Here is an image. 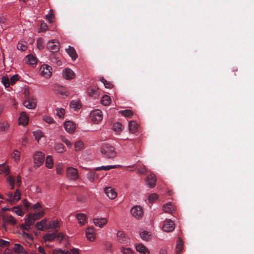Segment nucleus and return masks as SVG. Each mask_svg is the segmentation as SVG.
<instances>
[{
  "mask_svg": "<svg viewBox=\"0 0 254 254\" xmlns=\"http://www.w3.org/2000/svg\"><path fill=\"white\" fill-rule=\"evenodd\" d=\"M47 28H48V26H47V24L43 22L41 24L39 32H42L45 31L47 29Z\"/></svg>",
  "mask_w": 254,
  "mask_h": 254,
  "instance_id": "nucleus-63",
  "label": "nucleus"
},
{
  "mask_svg": "<svg viewBox=\"0 0 254 254\" xmlns=\"http://www.w3.org/2000/svg\"><path fill=\"white\" fill-rule=\"evenodd\" d=\"M47 47L52 53H56L60 50V44L57 40H53L47 43Z\"/></svg>",
  "mask_w": 254,
  "mask_h": 254,
  "instance_id": "nucleus-6",
  "label": "nucleus"
},
{
  "mask_svg": "<svg viewBox=\"0 0 254 254\" xmlns=\"http://www.w3.org/2000/svg\"><path fill=\"white\" fill-rule=\"evenodd\" d=\"M120 250L122 254H134L133 251L129 248L122 246Z\"/></svg>",
  "mask_w": 254,
  "mask_h": 254,
  "instance_id": "nucleus-41",
  "label": "nucleus"
},
{
  "mask_svg": "<svg viewBox=\"0 0 254 254\" xmlns=\"http://www.w3.org/2000/svg\"><path fill=\"white\" fill-rule=\"evenodd\" d=\"M65 51L73 61H75L77 59V54L73 47L69 46L68 48L66 49Z\"/></svg>",
  "mask_w": 254,
  "mask_h": 254,
  "instance_id": "nucleus-21",
  "label": "nucleus"
},
{
  "mask_svg": "<svg viewBox=\"0 0 254 254\" xmlns=\"http://www.w3.org/2000/svg\"><path fill=\"white\" fill-rule=\"evenodd\" d=\"M27 217L25 218V222L27 225H29L30 226H32L35 221L31 217H30V215L28 214L27 216Z\"/></svg>",
  "mask_w": 254,
  "mask_h": 254,
  "instance_id": "nucleus-50",
  "label": "nucleus"
},
{
  "mask_svg": "<svg viewBox=\"0 0 254 254\" xmlns=\"http://www.w3.org/2000/svg\"><path fill=\"white\" fill-rule=\"evenodd\" d=\"M74 146L75 151H79L83 148V143L81 141H78L75 142Z\"/></svg>",
  "mask_w": 254,
  "mask_h": 254,
  "instance_id": "nucleus-51",
  "label": "nucleus"
},
{
  "mask_svg": "<svg viewBox=\"0 0 254 254\" xmlns=\"http://www.w3.org/2000/svg\"><path fill=\"white\" fill-rule=\"evenodd\" d=\"M13 210L19 216H23L24 214V212L22 211V209L19 207H14L13 208Z\"/></svg>",
  "mask_w": 254,
  "mask_h": 254,
  "instance_id": "nucleus-58",
  "label": "nucleus"
},
{
  "mask_svg": "<svg viewBox=\"0 0 254 254\" xmlns=\"http://www.w3.org/2000/svg\"><path fill=\"white\" fill-rule=\"evenodd\" d=\"M60 224L58 221H50L49 222V227L48 229L51 228L56 229L60 228Z\"/></svg>",
  "mask_w": 254,
  "mask_h": 254,
  "instance_id": "nucleus-38",
  "label": "nucleus"
},
{
  "mask_svg": "<svg viewBox=\"0 0 254 254\" xmlns=\"http://www.w3.org/2000/svg\"><path fill=\"white\" fill-rule=\"evenodd\" d=\"M66 176L69 180L75 181L78 178V171L73 167H68L66 169Z\"/></svg>",
  "mask_w": 254,
  "mask_h": 254,
  "instance_id": "nucleus-5",
  "label": "nucleus"
},
{
  "mask_svg": "<svg viewBox=\"0 0 254 254\" xmlns=\"http://www.w3.org/2000/svg\"><path fill=\"white\" fill-rule=\"evenodd\" d=\"M129 131L131 133H135L138 127V125L135 121H130L128 125Z\"/></svg>",
  "mask_w": 254,
  "mask_h": 254,
  "instance_id": "nucleus-29",
  "label": "nucleus"
},
{
  "mask_svg": "<svg viewBox=\"0 0 254 254\" xmlns=\"http://www.w3.org/2000/svg\"><path fill=\"white\" fill-rule=\"evenodd\" d=\"M55 149L58 153H63L65 151L64 145L62 143H57L55 144Z\"/></svg>",
  "mask_w": 254,
  "mask_h": 254,
  "instance_id": "nucleus-42",
  "label": "nucleus"
},
{
  "mask_svg": "<svg viewBox=\"0 0 254 254\" xmlns=\"http://www.w3.org/2000/svg\"><path fill=\"white\" fill-rule=\"evenodd\" d=\"M111 98L107 95H104L101 100V103L104 106L109 105L110 103Z\"/></svg>",
  "mask_w": 254,
  "mask_h": 254,
  "instance_id": "nucleus-43",
  "label": "nucleus"
},
{
  "mask_svg": "<svg viewBox=\"0 0 254 254\" xmlns=\"http://www.w3.org/2000/svg\"><path fill=\"white\" fill-rule=\"evenodd\" d=\"M104 249L108 251L112 252V244L109 242H106L104 243Z\"/></svg>",
  "mask_w": 254,
  "mask_h": 254,
  "instance_id": "nucleus-59",
  "label": "nucleus"
},
{
  "mask_svg": "<svg viewBox=\"0 0 254 254\" xmlns=\"http://www.w3.org/2000/svg\"><path fill=\"white\" fill-rule=\"evenodd\" d=\"M61 56L60 54L56 53H51L50 56V59L51 62L56 64L58 66L62 65V62L61 60Z\"/></svg>",
  "mask_w": 254,
  "mask_h": 254,
  "instance_id": "nucleus-11",
  "label": "nucleus"
},
{
  "mask_svg": "<svg viewBox=\"0 0 254 254\" xmlns=\"http://www.w3.org/2000/svg\"><path fill=\"white\" fill-rule=\"evenodd\" d=\"M57 237V231L53 233H48L44 236L45 241H52Z\"/></svg>",
  "mask_w": 254,
  "mask_h": 254,
  "instance_id": "nucleus-32",
  "label": "nucleus"
},
{
  "mask_svg": "<svg viewBox=\"0 0 254 254\" xmlns=\"http://www.w3.org/2000/svg\"><path fill=\"white\" fill-rule=\"evenodd\" d=\"M52 67L47 64H43L40 68V72L41 75L49 78L52 74Z\"/></svg>",
  "mask_w": 254,
  "mask_h": 254,
  "instance_id": "nucleus-9",
  "label": "nucleus"
},
{
  "mask_svg": "<svg viewBox=\"0 0 254 254\" xmlns=\"http://www.w3.org/2000/svg\"><path fill=\"white\" fill-rule=\"evenodd\" d=\"M60 138L62 141L64 142L68 147L72 146V143L69 141L65 136L61 135Z\"/></svg>",
  "mask_w": 254,
  "mask_h": 254,
  "instance_id": "nucleus-55",
  "label": "nucleus"
},
{
  "mask_svg": "<svg viewBox=\"0 0 254 254\" xmlns=\"http://www.w3.org/2000/svg\"><path fill=\"white\" fill-rule=\"evenodd\" d=\"M136 250L141 254H149V251L146 248L141 244L136 246Z\"/></svg>",
  "mask_w": 254,
  "mask_h": 254,
  "instance_id": "nucleus-28",
  "label": "nucleus"
},
{
  "mask_svg": "<svg viewBox=\"0 0 254 254\" xmlns=\"http://www.w3.org/2000/svg\"><path fill=\"white\" fill-rule=\"evenodd\" d=\"M70 107L75 111H77L81 108V104L79 101L72 100L70 103Z\"/></svg>",
  "mask_w": 254,
  "mask_h": 254,
  "instance_id": "nucleus-30",
  "label": "nucleus"
},
{
  "mask_svg": "<svg viewBox=\"0 0 254 254\" xmlns=\"http://www.w3.org/2000/svg\"><path fill=\"white\" fill-rule=\"evenodd\" d=\"M2 221L3 222V225L5 226V224H9L11 225H15L16 223V220L11 215L7 216H3L2 217Z\"/></svg>",
  "mask_w": 254,
  "mask_h": 254,
  "instance_id": "nucleus-20",
  "label": "nucleus"
},
{
  "mask_svg": "<svg viewBox=\"0 0 254 254\" xmlns=\"http://www.w3.org/2000/svg\"><path fill=\"white\" fill-rule=\"evenodd\" d=\"M17 48L19 50H20L21 51H24L26 50L27 47L26 45L22 43H18L17 45Z\"/></svg>",
  "mask_w": 254,
  "mask_h": 254,
  "instance_id": "nucleus-62",
  "label": "nucleus"
},
{
  "mask_svg": "<svg viewBox=\"0 0 254 254\" xmlns=\"http://www.w3.org/2000/svg\"><path fill=\"white\" fill-rule=\"evenodd\" d=\"M55 254H79V250L76 248H73L69 251H63L61 249H56L55 250Z\"/></svg>",
  "mask_w": 254,
  "mask_h": 254,
  "instance_id": "nucleus-13",
  "label": "nucleus"
},
{
  "mask_svg": "<svg viewBox=\"0 0 254 254\" xmlns=\"http://www.w3.org/2000/svg\"><path fill=\"white\" fill-rule=\"evenodd\" d=\"M18 75H13L10 79V84L13 85L14 84L16 81L18 80Z\"/></svg>",
  "mask_w": 254,
  "mask_h": 254,
  "instance_id": "nucleus-64",
  "label": "nucleus"
},
{
  "mask_svg": "<svg viewBox=\"0 0 254 254\" xmlns=\"http://www.w3.org/2000/svg\"><path fill=\"white\" fill-rule=\"evenodd\" d=\"M76 217L77 218L78 222L80 225L83 226L86 223V216L85 214L83 213H78L76 214Z\"/></svg>",
  "mask_w": 254,
  "mask_h": 254,
  "instance_id": "nucleus-26",
  "label": "nucleus"
},
{
  "mask_svg": "<svg viewBox=\"0 0 254 254\" xmlns=\"http://www.w3.org/2000/svg\"><path fill=\"white\" fill-rule=\"evenodd\" d=\"M14 250L18 254H26L27 252L24 247L19 244L14 245Z\"/></svg>",
  "mask_w": 254,
  "mask_h": 254,
  "instance_id": "nucleus-27",
  "label": "nucleus"
},
{
  "mask_svg": "<svg viewBox=\"0 0 254 254\" xmlns=\"http://www.w3.org/2000/svg\"><path fill=\"white\" fill-rule=\"evenodd\" d=\"M96 174L93 172H90L87 173V177L91 181L93 182L95 179Z\"/></svg>",
  "mask_w": 254,
  "mask_h": 254,
  "instance_id": "nucleus-53",
  "label": "nucleus"
},
{
  "mask_svg": "<svg viewBox=\"0 0 254 254\" xmlns=\"http://www.w3.org/2000/svg\"><path fill=\"white\" fill-rule=\"evenodd\" d=\"M117 241L119 243L128 246L130 241L129 238L126 235L124 232L119 231L117 234Z\"/></svg>",
  "mask_w": 254,
  "mask_h": 254,
  "instance_id": "nucleus-4",
  "label": "nucleus"
},
{
  "mask_svg": "<svg viewBox=\"0 0 254 254\" xmlns=\"http://www.w3.org/2000/svg\"><path fill=\"white\" fill-rule=\"evenodd\" d=\"M140 237L143 240L147 241L149 239L150 236L148 235V232L146 231H143L140 233Z\"/></svg>",
  "mask_w": 254,
  "mask_h": 254,
  "instance_id": "nucleus-56",
  "label": "nucleus"
},
{
  "mask_svg": "<svg viewBox=\"0 0 254 254\" xmlns=\"http://www.w3.org/2000/svg\"><path fill=\"white\" fill-rule=\"evenodd\" d=\"M91 118L93 122L98 123L102 120V112L99 110L93 111L91 113Z\"/></svg>",
  "mask_w": 254,
  "mask_h": 254,
  "instance_id": "nucleus-12",
  "label": "nucleus"
},
{
  "mask_svg": "<svg viewBox=\"0 0 254 254\" xmlns=\"http://www.w3.org/2000/svg\"><path fill=\"white\" fill-rule=\"evenodd\" d=\"M9 169L5 166V164H0V174H4L7 175L9 173Z\"/></svg>",
  "mask_w": 254,
  "mask_h": 254,
  "instance_id": "nucleus-37",
  "label": "nucleus"
},
{
  "mask_svg": "<svg viewBox=\"0 0 254 254\" xmlns=\"http://www.w3.org/2000/svg\"><path fill=\"white\" fill-rule=\"evenodd\" d=\"M88 94L89 96L94 98H98L99 95V91L98 88L89 87L87 90Z\"/></svg>",
  "mask_w": 254,
  "mask_h": 254,
  "instance_id": "nucleus-17",
  "label": "nucleus"
},
{
  "mask_svg": "<svg viewBox=\"0 0 254 254\" xmlns=\"http://www.w3.org/2000/svg\"><path fill=\"white\" fill-rule=\"evenodd\" d=\"M1 82L6 88L9 87L10 84V80L7 76H2Z\"/></svg>",
  "mask_w": 254,
  "mask_h": 254,
  "instance_id": "nucleus-46",
  "label": "nucleus"
},
{
  "mask_svg": "<svg viewBox=\"0 0 254 254\" xmlns=\"http://www.w3.org/2000/svg\"><path fill=\"white\" fill-rule=\"evenodd\" d=\"M104 191L108 197L111 199L115 198L117 196V192L112 187H106Z\"/></svg>",
  "mask_w": 254,
  "mask_h": 254,
  "instance_id": "nucleus-15",
  "label": "nucleus"
},
{
  "mask_svg": "<svg viewBox=\"0 0 254 254\" xmlns=\"http://www.w3.org/2000/svg\"><path fill=\"white\" fill-rule=\"evenodd\" d=\"M158 197V195L156 193H152L149 195L148 200L150 203L153 202Z\"/></svg>",
  "mask_w": 254,
  "mask_h": 254,
  "instance_id": "nucleus-57",
  "label": "nucleus"
},
{
  "mask_svg": "<svg viewBox=\"0 0 254 254\" xmlns=\"http://www.w3.org/2000/svg\"><path fill=\"white\" fill-rule=\"evenodd\" d=\"M175 228V224L171 219H167L165 221L163 226V231L170 232H172Z\"/></svg>",
  "mask_w": 254,
  "mask_h": 254,
  "instance_id": "nucleus-10",
  "label": "nucleus"
},
{
  "mask_svg": "<svg viewBox=\"0 0 254 254\" xmlns=\"http://www.w3.org/2000/svg\"><path fill=\"white\" fill-rule=\"evenodd\" d=\"M9 127V124L6 122H0V131H6Z\"/></svg>",
  "mask_w": 254,
  "mask_h": 254,
  "instance_id": "nucleus-40",
  "label": "nucleus"
},
{
  "mask_svg": "<svg viewBox=\"0 0 254 254\" xmlns=\"http://www.w3.org/2000/svg\"><path fill=\"white\" fill-rule=\"evenodd\" d=\"M11 155L12 157L15 160H19L20 159V153L17 150H14Z\"/></svg>",
  "mask_w": 254,
  "mask_h": 254,
  "instance_id": "nucleus-54",
  "label": "nucleus"
},
{
  "mask_svg": "<svg viewBox=\"0 0 254 254\" xmlns=\"http://www.w3.org/2000/svg\"><path fill=\"white\" fill-rule=\"evenodd\" d=\"M130 213L132 216L136 219L140 218L143 215L142 208L138 205H136L132 207L130 210Z\"/></svg>",
  "mask_w": 254,
  "mask_h": 254,
  "instance_id": "nucleus-8",
  "label": "nucleus"
},
{
  "mask_svg": "<svg viewBox=\"0 0 254 254\" xmlns=\"http://www.w3.org/2000/svg\"><path fill=\"white\" fill-rule=\"evenodd\" d=\"M45 156V154L40 151H37L34 154L33 158L35 167L38 168L43 163Z\"/></svg>",
  "mask_w": 254,
  "mask_h": 254,
  "instance_id": "nucleus-3",
  "label": "nucleus"
},
{
  "mask_svg": "<svg viewBox=\"0 0 254 254\" xmlns=\"http://www.w3.org/2000/svg\"><path fill=\"white\" fill-rule=\"evenodd\" d=\"M113 130L117 133H120L122 130V124L119 122L115 123L113 125Z\"/></svg>",
  "mask_w": 254,
  "mask_h": 254,
  "instance_id": "nucleus-45",
  "label": "nucleus"
},
{
  "mask_svg": "<svg viewBox=\"0 0 254 254\" xmlns=\"http://www.w3.org/2000/svg\"><path fill=\"white\" fill-rule=\"evenodd\" d=\"M37 47L39 50L44 48V41L42 38H39L37 40Z\"/></svg>",
  "mask_w": 254,
  "mask_h": 254,
  "instance_id": "nucleus-48",
  "label": "nucleus"
},
{
  "mask_svg": "<svg viewBox=\"0 0 254 254\" xmlns=\"http://www.w3.org/2000/svg\"><path fill=\"white\" fill-rule=\"evenodd\" d=\"M7 181L11 187V189L13 190L14 189V184L15 182V180L14 178L11 176H9L7 177Z\"/></svg>",
  "mask_w": 254,
  "mask_h": 254,
  "instance_id": "nucleus-49",
  "label": "nucleus"
},
{
  "mask_svg": "<svg viewBox=\"0 0 254 254\" xmlns=\"http://www.w3.org/2000/svg\"><path fill=\"white\" fill-rule=\"evenodd\" d=\"M117 168V166L116 165L102 166L101 167L95 168L94 170L96 171H99L102 170L107 171L112 169H116Z\"/></svg>",
  "mask_w": 254,
  "mask_h": 254,
  "instance_id": "nucleus-33",
  "label": "nucleus"
},
{
  "mask_svg": "<svg viewBox=\"0 0 254 254\" xmlns=\"http://www.w3.org/2000/svg\"><path fill=\"white\" fill-rule=\"evenodd\" d=\"M64 127L66 131L69 133H73L75 129V125L70 121H66L64 124Z\"/></svg>",
  "mask_w": 254,
  "mask_h": 254,
  "instance_id": "nucleus-14",
  "label": "nucleus"
},
{
  "mask_svg": "<svg viewBox=\"0 0 254 254\" xmlns=\"http://www.w3.org/2000/svg\"><path fill=\"white\" fill-rule=\"evenodd\" d=\"M46 165L48 168L51 169L53 168V160L52 156H47L46 160Z\"/></svg>",
  "mask_w": 254,
  "mask_h": 254,
  "instance_id": "nucleus-39",
  "label": "nucleus"
},
{
  "mask_svg": "<svg viewBox=\"0 0 254 254\" xmlns=\"http://www.w3.org/2000/svg\"><path fill=\"white\" fill-rule=\"evenodd\" d=\"M163 210L165 212L172 213L175 210V208L172 203L169 202L163 206Z\"/></svg>",
  "mask_w": 254,
  "mask_h": 254,
  "instance_id": "nucleus-31",
  "label": "nucleus"
},
{
  "mask_svg": "<svg viewBox=\"0 0 254 254\" xmlns=\"http://www.w3.org/2000/svg\"><path fill=\"white\" fill-rule=\"evenodd\" d=\"M101 81L104 84L105 86L107 88H112L113 87V84L110 82L107 81L106 79H105L103 77L100 79Z\"/></svg>",
  "mask_w": 254,
  "mask_h": 254,
  "instance_id": "nucleus-52",
  "label": "nucleus"
},
{
  "mask_svg": "<svg viewBox=\"0 0 254 254\" xmlns=\"http://www.w3.org/2000/svg\"><path fill=\"white\" fill-rule=\"evenodd\" d=\"M45 211L44 210H42L33 213L29 214L35 221L38 220L39 219L45 215Z\"/></svg>",
  "mask_w": 254,
  "mask_h": 254,
  "instance_id": "nucleus-25",
  "label": "nucleus"
},
{
  "mask_svg": "<svg viewBox=\"0 0 254 254\" xmlns=\"http://www.w3.org/2000/svg\"><path fill=\"white\" fill-rule=\"evenodd\" d=\"M33 135H34L35 139L39 141L40 138L43 136V132L39 130L34 131L33 132Z\"/></svg>",
  "mask_w": 254,
  "mask_h": 254,
  "instance_id": "nucleus-47",
  "label": "nucleus"
},
{
  "mask_svg": "<svg viewBox=\"0 0 254 254\" xmlns=\"http://www.w3.org/2000/svg\"><path fill=\"white\" fill-rule=\"evenodd\" d=\"M65 111L63 108L57 110V115L60 118H63L64 115Z\"/></svg>",
  "mask_w": 254,
  "mask_h": 254,
  "instance_id": "nucleus-60",
  "label": "nucleus"
},
{
  "mask_svg": "<svg viewBox=\"0 0 254 254\" xmlns=\"http://www.w3.org/2000/svg\"><path fill=\"white\" fill-rule=\"evenodd\" d=\"M27 63L29 64H37V59L32 55H29L26 57Z\"/></svg>",
  "mask_w": 254,
  "mask_h": 254,
  "instance_id": "nucleus-35",
  "label": "nucleus"
},
{
  "mask_svg": "<svg viewBox=\"0 0 254 254\" xmlns=\"http://www.w3.org/2000/svg\"><path fill=\"white\" fill-rule=\"evenodd\" d=\"M36 100L29 96H27L23 102V105L29 109H34L36 107Z\"/></svg>",
  "mask_w": 254,
  "mask_h": 254,
  "instance_id": "nucleus-7",
  "label": "nucleus"
},
{
  "mask_svg": "<svg viewBox=\"0 0 254 254\" xmlns=\"http://www.w3.org/2000/svg\"><path fill=\"white\" fill-rule=\"evenodd\" d=\"M47 220L46 219L42 220L41 221L37 222L35 224V227L39 230L43 231L44 229H47Z\"/></svg>",
  "mask_w": 254,
  "mask_h": 254,
  "instance_id": "nucleus-24",
  "label": "nucleus"
},
{
  "mask_svg": "<svg viewBox=\"0 0 254 254\" xmlns=\"http://www.w3.org/2000/svg\"><path fill=\"white\" fill-rule=\"evenodd\" d=\"M101 152L105 157L108 159L113 158L117 155L115 147L107 143L103 144L101 148Z\"/></svg>",
  "mask_w": 254,
  "mask_h": 254,
  "instance_id": "nucleus-1",
  "label": "nucleus"
},
{
  "mask_svg": "<svg viewBox=\"0 0 254 254\" xmlns=\"http://www.w3.org/2000/svg\"><path fill=\"white\" fill-rule=\"evenodd\" d=\"M43 120L48 124H52L54 123L53 119L47 116L43 117Z\"/></svg>",
  "mask_w": 254,
  "mask_h": 254,
  "instance_id": "nucleus-61",
  "label": "nucleus"
},
{
  "mask_svg": "<svg viewBox=\"0 0 254 254\" xmlns=\"http://www.w3.org/2000/svg\"><path fill=\"white\" fill-rule=\"evenodd\" d=\"M147 185L150 188H154L156 185V179L153 174L148 175L146 178Z\"/></svg>",
  "mask_w": 254,
  "mask_h": 254,
  "instance_id": "nucleus-18",
  "label": "nucleus"
},
{
  "mask_svg": "<svg viewBox=\"0 0 254 254\" xmlns=\"http://www.w3.org/2000/svg\"><path fill=\"white\" fill-rule=\"evenodd\" d=\"M183 240L179 238L177 245H176V252L178 254H179L183 250Z\"/></svg>",
  "mask_w": 254,
  "mask_h": 254,
  "instance_id": "nucleus-36",
  "label": "nucleus"
},
{
  "mask_svg": "<svg viewBox=\"0 0 254 254\" xmlns=\"http://www.w3.org/2000/svg\"><path fill=\"white\" fill-rule=\"evenodd\" d=\"M63 76L66 79H71L74 78L75 73L70 68H65L63 72Z\"/></svg>",
  "mask_w": 254,
  "mask_h": 254,
  "instance_id": "nucleus-19",
  "label": "nucleus"
},
{
  "mask_svg": "<svg viewBox=\"0 0 254 254\" xmlns=\"http://www.w3.org/2000/svg\"><path fill=\"white\" fill-rule=\"evenodd\" d=\"M29 120L28 116L24 112H22L20 114L19 118V124L25 126L28 124Z\"/></svg>",
  "mask_w": 254,
  "mask_h": 254,
  "instance_id": "nucleus-22",
  "label": "nucleus"
},
{
  "mask_svg": "<svg viewBox=\"0 0 254 254\" xmlns=\"http://www.w3.org/2000/svg\"><path fill=\"white\" fill-rule=\"evenodd\" d=\"M22 237L29 244H31V243L33 241L32 235L28 234L25 232H23L22 233Z\"/></svg>",
  "mask_w": 254,
  "mask_h": 254,
  "instance_id": "nucleus-34",
  "label": "nucleus"
},
{
  "mask_svg": "<svg viewBox=\"0 0 254 254\" xmlns=\"http://www.w3.org/2000/svg\"><path fill=\"white\" fill-rule=\"evenodd\" d=\"M107 220L104 218H95L93 219V223L95 226L100 228L103 227L107 223Z\"/></svg>",
  "mask_w": 254,
  "mask_h": 254,
  "instance_id": "nucleus-23",
  "label": "nucleus"
},
{
  "mask_svg": "<svg viewBox=\"0 0 254 254\" xmlns=\"http://www.w3.org/2000/svg\"><path fill=\"white\" fill-rule=\"evenodd\" d=\"M5 195L6 197H4L0 194V198L6 200L10 204H13L20 199L21 192L19 190L17 189L14 194L9 191L5 193Z\"/></svg>",
  "mask_w": 254,
  "mask_h": 254,
  "instance_id": "nucleus-2",
  "label": "nucleus"
},
{
  "mask_svg": "<svg viewBox=\"0 0 254 254\" xmlns=\"http://www.w3.org/2000/svg\"><path fill=\"white\" fill-rule=\"evenodd\" d=\"M120 114L126 117H131L133 114L130 110H125L120 111Z\"/></svg>",
  "mask_w": 254,
  "mask_h": 254,
  "instance_id": "nucleus-44",
  "label": "nucleus"
},
{
  "mask_svg": "<svg viewBox=\"0 0 254 254\" xmlns=\"http://www.w3.org/2000/svg\"><path fill=\"white\" fill-rule=\"evenodd\" d=\"M86 237L88 240L92 242L95 239V230L93 227H89L86 231Z\"/></svg>",
  "mask_w": 254,
  "mask_h": 254,
  "instance_id": "nucleus-16",
  "label": "nucleus"
}]
</instances>
